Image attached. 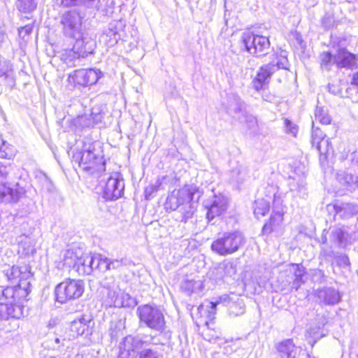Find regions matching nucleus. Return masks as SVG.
<instances>
[{
  "instance_id": "6e6552de",
  "label": "nucleus",
  "mask_w": 358,
  "mask_h": 358,
  "mask_svg": "<svg viewBox=\"0 0 358 358\" xmlns=\"http://www.w3.org/2000/svg\"><path fill=\"white\" fill-rule=\"evenodd\" d=\"M10 168L0 163V203L17 202L25 194L23 187L16 184L15 187L6 186L4 180L7 178Z\"/></svg>"
},
{
  "instance_id": "680f3d73",
  "label": "nucleus",
  "mask_w": 358,
  "mask_h": 358,
  "mask_svg": "<svg viewBox=\"0 0 358 358\" xmlns=\"http://www.w3.org/2000/svg\"><path fill=\"white\" fill-rule=\"evenodd\" d=\"M294 266V279L303 280V275L305 273L304 268L299 265H295Z\"/></svg>"
},
{
  "instance_id": "a18cd8bd",
  "label": "nucleus",
  "mask_w": 358,
  "mask_h": 358,
  "mask_svg": "<svg viewBox=\"0 0 358 358\" xmlns=\"http://www.w3.org/2000/svg\"><path fill=\"white\" fill-rule=\"evenodd\" d=\"M165 208L166 210H176L179 209L178 207V198L175 196L173 192L168 196L166 203Z\"/></svg>"
},
{
  "instance_id": "09e8293b",
  "label": "nucleus",
  "mask_w": 358,
  "mask_h": 358,
  "mask_svg": "<svg viewBox=\"0 0 358 358\" xmlns=\"http://www.w3.org/2000/svg\"><path fill=\"white\" fill-rule=\"evenodd\" d=\"M284 125L285 132L290 134L292 136L296 137L298 133V127L296 124L293 123L291 120L285 118L284 120Z\"/></svg>"
},
{
  "instance_id": "b1692460",
  "label": "nucleus",
  "mask_w": 358,
  "mask_h": 358,
  "mask_svg": "<svg viewBox=\"0 0 358 358\" xmlns=\"http://www.w3.org/2000/svg\"><path fill=\"white\" fill-rule=\"evenodd\" d=\"M336 64L338 68H352L355 64V56L345 50L335 55Z\"/></svg>"
},
{
  "instance_id": "0eeeda50",
  "label": "nucleus",
  "mask_w": 358,
  "mask_h": 358,
  "mask_svg": "<svg viewBox=\"0 0 358 358\" xmlns=\"http://www.w3.org/2000/svg\"><path fill=\"white\" fill-rule=\"evenodd\" d=\"M241 41L245 50L252 55L262 57L268 54L271 44L266 36L248 31L243 34Z\"/></svg>"
},
{
  "instance_id": "6ab92c4d",
  "label": "nucleus",
  "mask_w": 358,
  "mask_h": 358,
  "mask_svg": "<svg viewBox=\"0 0 358 358\" xmlns=\"http://www.w3.org/2000/svg\"><path fill=\"white\" fill-rule=\"evenodd\" d=\"M315 296L318 303L321 305L334 306L338 303L341 299L338 292L331 287H324L317 289Z\"/></svg>"
},
{
  "instance_id": "4468645a",
  "label": "nucleus",
  "mask_w": 358,
  "mask_h": 358,
  "mask_svg": "<svg viewBox=\"0 0 358 358\" xmlns=\"http://www.w3.org/2000/svg\"><path fill=\"white\" fill-rule=\"evenodd\" d=\"M289 191L294 196L304 198L307 195L306 176L303 171L295 170L294 174L289 177Z\"/></svg>"
},
{
  "instance_id": "79ce46f5",
  "label": "nucleus",
  "mask_w": 358,
  "mask_h": 358,
  "mask_svg": "<svg viewBox=\"0 0 358 358\" xmlns=\"http://www.w3.org/2000/svg\"><path fill=\"white\" fill-rule=\"evenodd\" d=\"M161 185L162 182L158 179L155 181V183L150 184L148 186H147L144 192L145 199L147 200L152 199L155 196V194L157 192Z\"/></svg>"
},
{
  "instance_id": "c03bdc74",
  "label": "nucleus",
  "mask_w": 358,
  "mask_h": 358,
  "mask_svg": "<svg viewBox=\"0 0 358 358\" xmlns=\"http://www.w3.org/2000/svg\"><path fill=\"white\" fill-rule=\"evenodd\" d=\"M315 120L323 124H328L331 122V117L323 108L317 107L315 113Z\"/></svg>"
},
{
  "instance_id": "2eb2a0df",
  "label": "nucleus",
  "mask_w": 358,
  "mask_h": 358,
  "mask_svg": "<svg viewBox=\"0 0 358 358\" xmlns=\"http://www.w3.org/2000/svg\"><path fill=\"white\" fill-rule=\"evenodd\" d=\"M94 322L90 315H82L71 322L70 331L72 336H88L92 333V326Z\"/></svg>"
},
{
  "instance_id": "052dcab7",
  "label": "nucleus",
  "mask_w": 358,
  "mask_h": 358,
  "mask_svg": "<svg viewBox=\"0 0 358 358\" xmlns=\"http://www.w3.org/2000/svg\"><path fill=\"white\" fill-rule=\"evenodd\" d=\"M334 20L333 17H331V15H325V16H324V17L322 20V26L325 29L331 28L334 25Z\"/></svg>"
},
{
  "instance_id": "1a4fd4ad",
  "label": "nucleus",
  "mask_w": 358,
  "mask_h": 358,
  "mask_svg": "<svg viewBox=\"0 0 358 358\" xmlns=\"http://www.w3.org/2000/svg\"><path fill=\"white\" fill-rule=\"evenodd\" d=\"M288 61L286 57L279 58L277 64L270 63L262 66L258 71L256 77L252 80V86L257 91L264 89V86L268 84L272 74L278 69H287Z\"/></svg>"
},
{
  "instance_id": "13d9d810",
  "label": "nucleus",
  "mask_w": 358,
  "mask_h": 358,
  "mask_svg": "<svg viewBox=\"0 0 358 358\" xmlns=\"http://www.w3.org/2000/svg\"><path fill=\"white\" fill-rule=\"evenodd\" d=\"M90 261H91V265L92 267V271L94 270H99V264H100V261H101V255H91Z\"/></svg>"
},
{
  "instance_id": "bf43d9fd",
  "label": "nucleus",
  "mask_w": 358,
  "mask_h": 358,
  "mask_svg": "<svg viewBox=\"0 0 358 358\" xmlns=\"http://www.w3.org/2000/svg\"><path fill=\"white\" fill-rule=\"evenodd\" d=\"M109 258L103 257L101 255V261L99 264V271L101 272H106L109 271L108 266Z\"/></svg>"
},
{
  "instance_id": "c85d7f7f",
  "label": "nucleus",
  "mask_w": 358,
  "mask_h": 358,
  "mask_svg": "<svg viewBox=\"0 0 358 358\" xmlns=\"http://www.w3.org/2000/svg\"><path fill=\"white\" fill-rule=\"evenodd\" d=\"M105 303L109 307L124 306L123 303L119 299V292L117 287L107 290Z\"/></svg>"
},
{
  "instance_id": "c756f323",
  "label": "nucleus",
  "mask_w": 358,
  "mask_h": 358,
  "mask_svg": "<svg viewBox=\"0 0 358 358\" xmlns=\"http://www.w3.org/2000/svg\"><path fill=\"white\" fill-rule=\"evenodd\" d=\"M95 0H59V3L64 8L85 7L92 8Z\"/></svg>"
},
{
  "instance_id": "a211bd4d",
  "label": "nucleus",
  "mask_w": 358,
  "mask_h": 358,
  "mask_svg": "<svg viewBox=\"0 0 358 358\" xmlns=\"http://www.w3.org/2000/svg\"><path fill=\"white\" fill-rule=\"evenodd\" d=\"M23 315V306L13 303L7 300L6 302L0 303V322L10 319H19Z\"/></svg>"
},
{
  "instance_id": "a19ab883",
  "label": "nucleus",
  "mask_w": 358,
  "mask_h": 358,
  "mask_svg": "<svg viewBox=\"0 0 358 358\" xmlns=\"http://www.w3.org/2000/svg\"><path fill=\"white\" fill-rule=\"evenodd\" d=\"M91 117L93 120L92 122V120L90 119L88 120L86 116H82L80 117L79 122L83 127H93L94 124H97L101 122L103 117L101 113L95 114L94 112L92 113Z\"/></svg>"
},
{
  "instance_id": "f3484780",
  "label": "nucleus",
  "mask_w": 358,
  "mask_h": 358,
  "mask_svg": "<svg viewBox=\"0 0 358 358\" xmlns=\"http://www.w3.org/2000/svg\"><path fill=\"white\" fill-rule=\"evenodd\" d=\"M101 71L93 69L76 70L71 78L73 82L80 86L86 87L95 84L101 76Z\"/></svg>"
},
{
  "instance_id": "72a5a7b5",
  "label": "nucleus",
  "mask_w": 358,
  "mask_h": 358,
  "mask_svg": "<svg viewBox=\"0 0 358 358\" xmlns=\"http://www.w3.org/2000/svg\"><path fill=\"white\" fill-rule=\"evenodd\" d=\"M337 178L343 186L348 187H353L355 185L358 186V176H353L343 172L338 174Z\"/></svg>"
},
{
  "instance_id": "9b49d317",
  "label": "nucleus",
  "mask_w": 358,
  "mask_h": 358,
  "mask_svg": "<svg viewBox=\"0 0 358 358\" xmlns=\"http://www.w3.org/2000/svg\"><path fill=\"white\" fill-rule=\"evenodd\" d=\"M148 343L149 341L139 336H127L120 343L117 358H136V351Z\"/></svg>"
},
{
  "instance_id": "774afa93",
  "label": "nucleus",
  "mask_w": 358,
  "mask_h": 358,
  "mask_svg": "<svg viewBox=\"0 0 358 358\" xmlns=\"http://www.w3.org/2000/svg\"><path fill=\"white\" fill-rule=\"evenodd\" d=\"M267 85H268V84L264 86V89H262L264 91V94L262 95V99L264 101H268V102H271L273 100V99H274L273 96H272L271 94H265V87Z\"/></svg>"
},
{
  "instance_id": "864d4df0",
  "label": "nucleus",
  "mask_w": 358,
  "mask_h": 358,
  "mask_svg": "<svg viewBox=\"0 0 358 358\" xmlns=\"http://www.w3.org/2000/svg\"><path fill=\"white\" fill-rule=\"evenodd\" d=\"M125 265H126L125 259H109V262H108L109 271L118 269L120 267L125 266Z\"/></svg>"
},
{
  "instance_id": "0e129e2a",
  "label": "nucleus",
  "mask_w": 358,
  "mask_h": 358,
  "mask_svg": "<svg viewBox=\"0 0 358 358\" xmlns=\"http://www.w3.org/2000/svg\"><path fill=\"white\" fill-rule=\"evenodd\" d=\"M349 240H350V244L353 243L354 242L358 240V229L350 231Z\"/></svg>"
},
{
  "instance_id": "49530a36",
  "label": "nucleus",
  "mask_w": 358,
  "mask_h": 358,
  "mask_svg": "<svg viewBox=\"0 0 358 358\" xmlns=\"http://www.w3.org/2000/svg\"><path fill=\"white\" fill-rule=\"evenodd\" d=\"M325 135L319 128H315L313 124V130L311 135V143L313 146L318 145L319 141L325 139Z\"/></svg>"
},
{
  "instance_id": "338daca9",
  "label": "nucleus",
  "mask_w": 358,
  "mask_h": 358,
  "mask_svg": "<svg viewBox=\"0 0 358 358\" xmlns=\"http://www.w3.org/2000/svg\"><path fill=\"white\" fill-rule=\"evenodd\" d=\"M303 283V280H296L294 279L291 285L292 289H295L296 291L301 287V285Z\"/></svg>"
},
{
  "instance_id": "4d7b16f0",
  "label": "nucleus",
  "mask_w": 358,
  "mask_h": 358,
  "mask_svg": "<svg viewBox=\"0 0 358 358\" xmlns=\"http://www.w3.org/2000/svg\"><path fill=\"white\" fill-rule=\"evenodd\" d=\"M328 88L329 92L334 95H338L341 93L342 88L338 83H329L328 85Z\"/></svg>"
},
{
  "instance_id": "a878e982",
  "label": "nucleus",
  "mask_w": 358,
  "mask_h": 358,
  "mask_svg": "<svg viewBox=\"0 0 358 358\" xmlns=\"http://www.w3.org/2000/svg\"><path fill=\"white\" fill-rule=\"evenodd\" d=\"M18 243L24 255H32L36 252L35 241L31 237L22 235L18 237Z\"/></svg>"
},
{
  "instance_id": "37998d69",
  "label": "nucleus",
  "mask_w": 358,
  "mask_h": 358,
  "mask_svg": "<svg viewBox=\"0 0 358 358\" xmlns=\"http://www.w3.org/2000/svg\"><path fill=\"white\" fill-rule=\"evenodd\" d=\"M246 170L242 166H237L231 172V179L237 182H242L246 176Z\"/></svg>"
},
{
  "instance_id": "3c124183",
  "label": "nucleus",
  "mask_w": 358,
  "mask_h": 358,
  "mask_svg": "<svg viewBox=\"0 0 358 358\" xmlns=\"http://www.w3.org/2000/svg\"><path fill=\"white\" fill-rule=\"evenodd\" d=\"M334 263L341 267H346L350 265V260L347 255L341 254L334 257Z\"/></svg>"
},
{
  "instance_id": "412c9836",
  "label": "nucleus",
  "mask_w": 358,
  "mask_h": 358,
  "mask_svg": "<svg viewBox=\"0 0 358 358\" xmlns=\"http://www.w3.org/2000/svg\"><path fill=\"white\" fill-rule=\"evenodd\" d=\"M331 238L340 248L350 245L349 227L343 226L334 229L331 231Z\"/></svg>"
},
{
  "instance_id": "dca6fc26",
  "label": "nucleus",
  "mask_w": 358,
  "mask_h": 358,
  "mask_svg": "<svg viewBox=\"0 0 358 358\" xmlns=\"http://www.w3.org/2000/svg\"><path fill=\"white\" fill-rule=\"evenodd\" d=\"M75 39L72 50L78 57H86L93 54L96 47V41L93 38L83 32L82 36Z\"/></svg>"
},
{
  "instance_id": "5fc2aeb1",
  "label": "nucleus",
  "mask_w": 358,
  "mask_h": 358,
  "mask_svg": "<svg viewBox=\"0 0 358 358\" xmlns=\"http://www.w3.org/2000/svg\"><path fill=\"white\" fill-rule=\"evenodd\" d=\"M245 122L249 129H255L257 127V118L252 115L245 114Z\"/></svg>"
},
{
  "instance_id": "7ed1b4c3",
  "label": "nucleus",
  "mask_w": 358,
  "mask_h": 358,
  "mask_svg": "<svg viewBox=\"0 0 358 358\" xmlns=\"http://www.w3.org/2000/svg\"><path fill=\"white\" fill-rule=\"evenodd\" d=\"M173 194L178 198L179 212L181 214L180 221L187 222L195 212L194 204L201 197V192L196 187H191L173 191Z\"/></svg>"
},
{
  "instance_id": "7c9ffc66",
  "label": "nucleus",
  "mask_w": 358,
  "mask_h": 358,
  "mask_svg": "<svg viewBox=\"0 0 358 358\" xmlns=\"http://www.w3.org/2000/svg\"><path fill=\"white\" fill-rule=\"evenodd\" d=\"M180 287L183 292L189 295L196 290L201 289L202 282L200 280L187 279L182 282Z\"/></svg>"
},
{
  "instance_id": "ddd939ff",
  "label": "nucleus",
  "mask_w": 358,
  "mask_h": 358,
  "mask_svg": "<svg viewBox=\"0 0 358 358\" xmlns=\"http://www.w3.org/2000/svg\"><path fill=\"white\" fill-rule=\"evenodd\" d=\"M124 182L119 173H114L106 181L103 196L107 200H116L120 198L124 192Z\"/></svg>"
},
{
  "instance_id": "f257e3e1",
  "label": "nucleus",
  "mask_w": 358,
  "mask_h": 358,
  "mask_svg": "<svg viewBox=\"0 0 358 358\" xmlns=\"http://www.w3.org/2000/svg\"><path fill=\"white\" fill-rule=\"evenodd\" d=\"M245 238L239 231H228L220 234L211 244V250L222 256L231 255L243 247Z\"/></svg>"
},
{
  "instance_id": "ea45409f",
  "label": "nucleus",
  "mask_w": 358,
  "mask_h": 358,
  "mask_svg": "<svg viewBox=\"0 0 358 358\" xmlns=\"http://www.w3.org/2000/svg\"><path fill=\"white\" fill-rule=\"evenodd\" d=\"M320 66L324 70H329L331 66L336 64L335 55L329 52H323L320 55Z\"/></svg>"
},
{
  "instance_id": "20e7f679",
  "label": "nucleus",
  "mask_w": 358,
  "mask_h": 358,
  "mask_svg": "<svg viewBox=\"0 0 358 358\" xmlns=\"http://www.w3.org/2000/svg\"><path fill=\"white\" fill-rule=\"evenodd\" d=\"M73 159L78 162L79 166L92 174L105 171V162L100 151L94 147L90 148L83 152L73 154Z\"/></svg>"
},
{
  "instance_id": "603ef678",
  "label": "nucleus",
  "mask_w": 358,
  "mask_h": 358,
  "mask_svg": "<svg viewBox=\"0 0 358 358\" xmlns=\"http://www.w3.org/2000/svg\"><path fill=\"white\" fill-rule=\"evenodd\" d=\"M138 358H159V353L150 348L141 350Z\"/></svg>"
},
{
  "instance_id": "f704fd0d",
  "label": "nucleus",
  "mask_w": 358,
  "mask_h": 358,
  "mask_svg": "<svg viewBox=\"0 0 358 358\" xmlns=\"http://www.w3.org/2000/svg\"><path fill=\"white\" fill-rule=\"evenodd\" d=\"M315 146L320 155H324L326 158L334 154L333 147L329 138L319 141L318 145Z\"/></svg>"
},
{
  "instance_id": "6e6d98bb",
  "label": "nucleus",
  "mask_w": 358,
  "mask_h": 358,
  "mask_svg": "<svg viewBox=\"0 0 358 358\" xmlns=\"http://www.w3.org/2000/svg\"><path fill=\"white\" fill-rule=\"evenodd\" d=\"M291 358H310V356L305 350L297 347Z\"/></svg>"
},
{
  "instance_id": "2f4dec72",
  "label": "nucleus",
  "mask_w": 358,
  "mask_h": 358,
  "mask_svg": "<svg viewBox=\"0 0 358 358\" xmlns=\"http://www.w3.org/2000/svg\"><path fill=\"white\" fill-rule=\"evenodd\" d=\"M254 215L257 218L264 216L270 208L269 202L264 199L256 200L254 203Z\"/></svg>"
},
{
  "instance_id": "bb28decb",
  "label": "nucleus",
  "mask_w": 358,
  "mask_h": 358,
  "mask_svg": "<svg viewBox=\"0 0 358 358\" xmlns=\"http://www.w3.org/2000/svg\"><path fill=\"white\" fill-rule=\"evenodd\" d=\"M296 348L292 340L287 339L280 343L277 350L283 358H291Z\"/></svg>"
},
{
  "instance_id": "5701e85b",
  "label": "nucleus",
  "mask_w": 358,
  "mask_h": 358,
  "mask_svg": "<svg viewBox=\"0 0 358 358\" xmlns=\"http://www.w3.org/2000/svg\"><path fill=\"white\" fill-rule=\"evenodd\" d=\"M334 209L336 215L342 219H349L358 213V206L352 203L334 204Z\"/></svg>"
},
{
  "instance_id": "e2e57ef3",
  "label": "nucleus",
  "mask_w": 358,
  "mask_h": 358,
  "mask_svg": "<svg viewBox=\"0 0 358 358\" xmlns=\"http://www.w3.org/2000/svg\"><path fill=\"white\" fill-rule=\"evenodd\" d=\"M102 285H103V288H106L107 290L117 287L113 278H110L109 279L106 278L102 282Z\"/></svg>"
},
{
  "instance_id": "f8f14e48",
  "label": "nucleus",
  "mask_w": 358,
  "mask_h": 358,
  "mask_svg": "<svg viewBox=\"0 0 358 358\" xmlns=\"http://www.w3.org/2000/svg\"><path fill=\"white\" fill-rule=\"evenodd\" d=\"M30 285L29 280H22L16 285L7 286L2 290V296L13 303L22 304L21 301L25 299L31 292Z\"/></svg>"
},
{
  "instance_id": "4c0bfd02",
  "label": "nucleus",
  "mask_w": 358,
  "mask_h": 358,
  "mask_svg": "<svg viewBox=\"0 0 358 358\" xmlns=\"http://www.w3.org/2000/svg\"><path fill=\"white\" fill-rule=\"evenodd\" d=\"M78 260H79V258L73 250H68L64 252L63 257L64 266L76 269Z\"/></svg>"
},
{
  "instance_id": "f03ea898",
  "label": "nucleus",
  "mask_w": 358,
  "mask_h": 358,
  "mask_svg": "<svg viewBox=\"0 0 358 358\" xmlns=\"http://www.w3.org/2000/svg\"><path fill=\"white\" fill-rule=\"evenodd\" d=\"M140 324L146 327L162 333L166 329V321L163 311L157 306L144 304L137 308Z\"/></svg>"
},
{
  "instance_id": "393cba45",
  "label": "nucleus",
  "mask_w": 358,
  "mask_h": 358,
  "mask_svg": "<svg viewBox=\"0 0 358 358\" xmlns=\"http://www.w3.org/2000/svg\"><path fill=\"white\" fill-rule=\"evenodd\" d=\"M236 266L231 262L222 263L216 268L217 275H219V278L223 280L226 278L234 277L236 275Z\"/></svg>"
},
{
  "instance_id": "58836bf2",
  "label": "nucleus",
  "mask_w": 358,
  "mask_h": 358,
  "mask_svg": "<svg viewBox=\"0 0 358 358\" xmlns=\"http://www.w3.org/2000/svg\"><path fill=\"white\" fill-rule=\"evenodd\" d=\"M114 6V0H99L96 8L98 10L103 12L105 15H110L113 13Z\"/></svg>"
},
{
  "instance_id": "9d476101",
  "label": "nucleus",
  "mask_w": 358,
  "mask_h": 358,
  "mask_svg": "<svg viewBox=\"0 0 358 358\" xmlns=\"http://www.w3.org/2000/svg\"><path fill=\"white\" fill-rule=\"evenodd\" d=\"M228 204V198L222 194H214L206 199L203 206L206 210V219L208 222L222 215L227 211Z\"/></svg>"
},
{
  "instance_id": "8fccbe9b",
  "label": "nucleus",
  "mask_w": 358,
  "mask_h": 358,
  "mask_svg": "<svg viewBox=\"0 0 358 358\" xmlns=\"http://www.w3.org/2000/svg\"><path fill=\"white\" fill-rule=\"evenodd\" d=\"M278 211L282 213V215H284L285 213V206H283L281 198L274 194L273 213H277Z\"/></svg>"
},
{
  "instance_id": "e433bc0d",
  "label": "nucleus",
  "mask_w": 358,
  "mask_h": 358,
  "mask_svg": "<svg viewBox=\"0 0 358 358\" xmlns=\"http://www.w3.org/2000/svg\"><path fill=\"white\" fill-rule=\"evenodd\" d=\"M0 145V157L3 159H11L15 155L16 150L10 144L3 140Z\"/></svg>"
},
{
  "instance_id": "cd10ccee",
  "label": "nucleus",
  "mask_w": 358,
  "mask_h": 358,
  "mask_svg": "<svg viewBox=\"0 0 358 358\" xmlns=\"http://www.w3.org/2000/svg\"><path fill=\"white\" fill-rule=\"evenodd\" d=\"M90 258L91 255H86L78 260L76 270L80 275H90L92 273Z\"/></svg>"
},
{
  "instance_id": "423d86ee",
  "label": "nucleus",
  "mask_w": 358,
  "mask_h": 358,
  "mask_svg": "<svg viewBox=\"0 0 358 358\" xmlns=\"http://www.w3.org/2000/svg\"><path fill=\"white\" fill-rule=\"evenodd\" d=\"M84 283L81 280L66 279L55 287L56 300L64 303L69 300L78 299L84 292Z\"/></svg>"
},
{
  "instance_id": "4be33fe9",
  "label": "nucleus",
  "mask_w": 358,
  "mask_h": 358,
  "mask_svg": "<svg viewBox=\"0 0 358 358\" xmlns=\"http://www.w3.org/2000/svg\"><path fill=\"white\" fill-rule=\"evenodd\" d=\"M283 216L282 213L278 211L273 213L268 222L265 223L263 227L262 231L264 234H270L273 231H279L281 230L283 222Z\"/></svg>"
},
{
  "instance_id": "39448f33",
  "label": "nucleus",
  "mask_w": 358,
  "mask_h": 358,
  "mask_svg": "<svg viewBox=\"0 0 358 358\" xmlns=\"http://www.w3.org/2000/svg\"><path fill=\"white\" fill-rule=\"evenodd\" d=\"M83 20L80 12L76 9L62 13L59 20L62 34L72 39L79 38L83 32Z\"/></svg>"
},
{
  "instance_id": "69168bd1",
  "label": "nucleus",
  "mask_w": 358,
  "mask_h": 358,
  "mask_svg": "<svg viewBox=\"0 0 358 358\" xmlns=\"http://www.w3.org/2000/svg\"><path fill=\"white\" fill-rule=\"evenodd\" d=\"M107 36H113V38L110 41L111 45L116 43L117 42V40L119 39V34L116 32H114L113 30H109V31L107 34Z\"/></svg>"
},
{
  "instance_id": "473e14b6",
  "label": "nucleus",
  "mask_w": 358,
  "mask_h": 358,
  "mask_svg": "<svg viewBox=\"0 0 358 358\" xmlns=\"http://www.w3.org/2000/svg\"><path fill=\"white\" fill-rule=\"evenodd\" d=\"M12 68L10 64L6 59H0V79L3 78L5 80H8L11 83V85L14 83L13 76L10 74Z\"/></svg>"
},
{
  "instance_id": "c9c22d12",
  "label": "nucleus",
  "mask_w": 358,
  "mask_h": 358,
  "mask_svg": "<svg viewBox=\"0 0 358 358\" xmlns=\"http://www.w3.org/2000/svg\"><path fill=\"white\" fill-rule=\"evenodd\" d=\"M17 7L20 12L29 13L36 8V0H17Z\"/></svg>"
},
{
  "instance_id": "de8ad7c7",
  "label": "nucleus",
  "mask_w": 358,
  "mask_h": 358,
  "mask_svg": "<svg viewBox=\"0 0 358 358\" xmlns=\"http://www.w3.org/2000/svg\"><path fill=\"white\" fill-rule=\"evenodd\" d=\"M207 304H202L199 307V310H203L204 307L206 306V310L208 311V317L209 318H213L215 312H216V307L219 302H212V301H207Z\"/></svg>"
},
{
  "instance_id": "aec40b11",
  "label": "nucleus",
  "mask_w": 358,
  "mask_h": 358,
  "mask_svg": "<svg viewBox=\"0 0 358 358\" xmlns=\"http://www.w3.org/2000/svg\"><path fill=\"white\" fill-rule=\"evenodd\" d=\"M4 273L11 283H19L22 280H28L31 277V272L27 266H13L5 270Z\"/></svg>"
}]
</instances>
